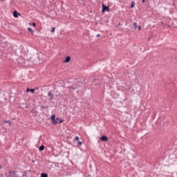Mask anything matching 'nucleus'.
I'll return each mask as SVG.
<instances>
[{
	"mask_svg": "<svg viewBox=\"0 0 177 177\" xmlns=\"http://www.w3.org/2000/svg\"><path fill=\"white\" fill-rule=\"evenodd\" d=\"M51 120H52L53 124L56 125V124H57V120H59V118H56V115H51Z\"/></svg>",
	"mask_w": 177,
	"mask_h": 177,
	"instance_id": "obj_1",
	"label": "nucleus"
},
{
	"mask_svg": "<svg viewBox=\"0 0 177 177\" xmlns=\"http://www.w3.org/2000/svg\"><path fill=\"white\" fill-rule=\"evenodd\" d=\"M104 10H107L108 12H109L110 11V8H109V6H106L104 5H102V12L104 13Z\"/></svg>",
	"mask_w": 177,
	"mask_h": 177,
	"instance_id": "obj_2",
	"label": "nucleus"
},
{
	"mask_svg": "<svg viewBox=\"0 0 177 177\" xmlns=\"http://www.w3.org/2000/svg\"><path fill=\"white\" fill-rule=\"evenodd\" d=\"M100 140H102V142H107L109 140V138L105 136H102L100 138Z\"/></svg>",
	"mask_w": 177,
	"mask_h": 177,
	"instance_id": "obj_3",
	"label": "nucleus"
},
{
	"mask_svg": "<svg viewBox=\"0 0 177 177\" xmlns=\"http://www.w3.org/2000/svg\"><path fill=\"white\" fill-rule=\"evenodd\" d=\"M71 60V57H70V56H67L65 59V60L64 61V63H68Z\"/></svg>",
	"mask_w": 177,
	"mask_h": 177,
	"instance_id": "obj_4",
	"label": "nucleus"
},
{
	"mask_svg": "<svg viewBox=\"0 0 177 177\" xmlns=\"http://www.w3.org/2000/svg\"><path fill=\"white\" fill-rule=\"evenodd\" d=\"M48 97H50V99L51 100H53V94H52V93H50V91H49V92L48 93Z\"/></svg>",
	"mask_w": 177,
	"mask_h": 177,
	"instance_id": "obj_5",
	"label": "nucleus"
},
{
	"mask_svg": "<svg viewBox=\"0 0 177 177\" xmlns=\"http://www.w3.org/2000/svg\"><path fill=\"white\" fill-rule=\"evenodd\" d=\"M26 92H32V93H34L35 92V89L34 88H27Z\"/></svg>",
	"mask_w": 177,
	"mask_h": 177,
	"instance_id": "obj_6",
	"label": "nucleus"
},
{
	"mask_svg": "<svg viewBox=\"0 0 177 177\" xmlns=\"http://www.w3.org/2000/svg\"><path fill=\"white\" fill-rule=\"evenodd\" d=\"M39 151H44V150H45V146L44 145L40 146L39 148Z\"/></svg>",
	"mask_w": 177,
	"mask_h": 177,
	"instance_id": "obj_7",
	"label": "nucleus"
},
{
	"mask_svg": "<svg viewBox=\"0 0 177 177\" xmlns=\"http://www.w3.org/2000/svg\"><path fill=\"white\" fill-rule=\"evenodd\" d=\"M17 15H18L17 12L16 10H15V11L13 12V16H14V17H17Z\"/></svg>",
	"mask_w": 177,
	"mask_h": 177,
	"instance_id": "obj_8",
	"label": "nucleus"
},
{
	"mask_svg": "<svg viewBox=\"0 0 177 177\" xmlns=\"http://www.w3.org/2000/svg\"><path fill=\"white\" fill-rule=\"evenodd\" d=\"M10 176H13V175H15L16 174V171H10Z\"/></svg>",
	"mask_w": 177,
	"mask_h": 177,
	"instance_id": "obj_9",
	"label": "nucleus"
},
{
	"mask_svg": "<svg viewBox=\"0 0 177 177\" xmlns=\"http://www.w3.org/2000/svg\"><path fill=\"white\" fill-rule=\"evenodd\" d=\"M41 177H48V175L46 173H42Z\"/></svg>",
	"mask_w": 177,
	"mask_h": 177,
	"instance_id": "obj_10",
	"label": "nucleus"
},
{
	"mask_svg": "<svg viewBox=\"0 0 177 177\" xmlns=\"http://www.w3.org/2000/svg\"><path fill=\"white\" fill-rule=\"evenodd\" d=\"M28 30L29 31V32H34V30L31 28H28Z\"/></svg>",
	"mask_w": 177,
	"mask_h": 177,
	"instance_id": "obj_11",
	"label": "nucleus"
},
{
	"mask_svg": "<svg viewBox=\"0 0 177 177\" xmlns=\"http://www.w3.org/2000/svg\"><path fill=\"white\" fill-rule=\"evenodd\" d=\"M4 122L9 124V125H12V123L9 120H4Z\"/></svg>",
	"mask_w": 177,
	"mask_h": 177,
	"instance_id": "obj_12",
	"label": "nucleus"
},
{
	"mask_svg": "<svg viewBox=\"0 0 177 177\" xmlns=\"http://www.w3.org/2000/svg\"><path fill=\"white\" fill-rule=\"evenodd\" d=\"M131 8H135V1H133L131 5Z\"/></svg>",
	"mask_w": 177,
	"mask_h": 177,
	"instance_id": "obj_13",
	"label": "nucleus"
},
{
	"mask_svg": "<svg viewBox=\"0 0 177 177\" xmlns=\"http://www.w3.org/2000/svg\"><path fill=\"white\" fill-rule=\"evenodd\" d=\"M55 30H56V28L55 27H53L52 30H51V32H55Z\"/></svg>",
	"mask_w": 177,
	"mask_h": 177,
	"instance_id": "obj_14",
	"label": "nucleus"
},
{
	"mask_svg": "<svg viewBox=\"0 0 177 177\" xmlns=\"http://www.w3.org/2000/svg\"><path fill=\"white\" fill-rule=\"evenodd\" d=\"M75 140H80V137L75 136Z\"/></svg>",
	"mask_w": 177,
	"mask_h": 177,
	"instance_id": "obj_15",
	"label": "nucleus"
},
{
	"mask_svg": "<svg viewBox=\"0 0 177 177\" xmlns=\"http://www.w3.org/2000/svg\"><path fill=\"white\" fill-rule=\"evenodd\" d=\"M77 145H78L79 146H81V145H82V142L81 141H78V142H77Z\"/></svg>",
	"mask_w": 177,
	"mask_h": 177,
	"instance_id": "obj_16",
	"label": "nucleus"
},
{
	"mask_svg": "<svg viewBox=\"0 0 177 177\" xmlns=\"http://www.w3.org/2000/svg\"><path fill=\"white\" fill-rule=\"evenodd\" d=\"M133 26H134L135 28H136L138 27V24L137 23H134Z\"/></svg>",
	"mask_w": 177,
	"mask_h": 177,
	"instance_id": "obj_17",
	"label": "nucleus"
},
{
	"mask_svg": "<svg viewBox=\"0 0 177 177\" xmlns=\"http://www.w3.org/2000/svg\"><path fill=\"white\" fill-rule=\"evenodd\" d=\"M63 121H64V120H62V119H61V120H59V124H62V122H63Z\"/></svg>",
	"mask_w": 177,
	"mask_h": 177,
	"instance_id": "obj_18",
	"label": "nucleus"
},
{
	"mask_svg": "<svg viewBox=\"0 0 177 177\" xmlns=\"http://www.w3.org/2000/svg\"><path fill=\"white\" fill-rule=\"evenodd\" d=\"M26 172L22 175V176H21V177H27V176L26 175Z\"/></svg>",
	"mask_w": 177,
	"mask_h": 177,
	"instance_id": "obj_19",
	"label": "nucleus"
},
{
	"mask_svg": "<svg viewBox=\"0 0 177 177\" xmlns=\"http://www.w3.org/2000/svg\"><path fill=\"white\" fill-rule=\"evenodd\" d=\"M32 26L33 27H35V26H36L35 23H32Z\"/></svg>",
	"mask_w": 177,
	"mask_h": 177,
	"instance_id": "obj_20",
	"label": "nucleus"
},
{
	"mask_svg": "<svg viewBox=\"0 0 177 177\" xmlns=\"http://www.w3.org/2000/svg\"><path fill=\"white\" fill-rule=\"evenodd\" d=\"M141 29H142V27L138 26V30H141Z\"/></svg>",
	"mask_w": 177,
	"mask_h": 177,
	"instance_id": "obj_21",
	"label": "nucleus"
},
{
	"mask_svg": "<svg viewBox=\"0 0 177 177\" xmlns=\"http://www.w3.org/2000/svg\"><path fill=\"white\" fill-rule=\"evenodd\" d=\"M100 37V34L97 35V37Z\"/></svg>",
	"mask_w": 177,
	"mask_h": 177,
	"instance_id": "obj_22",
	"label": "nucleus"
},
{
	"mask_svg": "<svg viewBox=\"0 0 177 177\" xmlns=\"http://www.w3.org/2000/svg\"><path fill=\"white\" fill-rule=\"evenodd\" d=\"M145 2H146V1L145 0H142V3H145Z\"/></svg>",
	"mask_w": 177,
	"mask_h": 177,
	"instance_id": "obj_23",
	"label": "nucleus"
},
{
	"mask_svg": "<svg viewBox=\"0 0 177 177\" xmlns=\"http://www.w3.org/2000/svg\"><path fill=\"white\" fill-rule=\"evenodd\" d=\"M0 168H2V166H0Z\"/></svg>",
	"mask_w": 177,
	"mask_h": 177,
	"instance_id": "obj_24",
	"label": "nucleus"
},
{
	"mask_svg": "<svg viewBox=\"0 0 177 177\" xmlns=\"http://www.w3.org/2000/svg\"><path fill=\"white\" fill-rule=\"evenodd\" d=\"M72 89H74V88H72Z\"/></svg>",
	"mask_w": 177,
	"mask_h": 177,
	"instance_id": "obj_25",
	"label": "nucleus"
}]
</instances>
